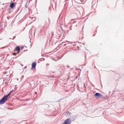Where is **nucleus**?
Masks as SVG:
<instances>
[{"instance_id": "nucleus-10", "label": "nucleus", "mask_w": 124, "mask_h": 124, "mask_svg": "<svg viewBox=\"0 0 124 124\" xmlns=\"http://www.w3.org/2000/svg\"><path fill=\"white\" fill-rule=\"evenodd\" d=\"M79 70H80V71H81V70H80V69H79Z\"/></svg>"}, {"instance_id": "nucleus-12", "label": "nucleus", "mask_w": 124, "mask_h": 124, "mask_svg": "<svg viewBox=\"0 0 124 124\" xmlns=\"http://www.w3.org/2000/svg\"><path fill=\"white\" fill-rule=\"evenodd\" d=\"M36 93V92H35V93Z\"/></svg>"}, {"instance_id": "nucleus-7", "label": "nucleus", "mask_w": 124, "mask_h": 124, "mask_svg": "<svg viewBox=\"0 0 124 124\" xmlns=\"http://www.w3.org/2000/svg\"><path fill=\"white\" fill-rule=\"evenodd\" d=\"M17 50L18 52H19L20 50V48L19 46H17L16 47Z\"/></svg>"}, {"instance_id": "nucleus-9", "label": "nucleus", "mask_w": 124, "mask_h": 124, "mask_svg": "<svg viewBox=\"0 0 124 124\" xmlns=\"http://www.w3.org/2000/svg\"><path fill=\"white\" fill-rule=\"evenodd\" d=\"M15 54V53H14L13 54L14 55H15V54Z\"/></svg>"}, {"instance_id": "nucleus-1", "label": "nucleus", "mask_w": 124, "mask_h": 124, "mask_svg": "<svg viewBox=\"0 0 124 124\" xmlns=\"http://www.w3.org/2000/svg\"><path fill=\"white\" fill-rule=\"evenodd\" d=\"M7 99L6 98V96H4L0 100V104L4 103L7 100Z\"/></svg>"}, {"instance_id": "nucleus-6", "label": "nucleus", "mask_w": 124, "mask_h": 124, "mask_svg": "<svg viewBox=\"0 0 124 124\" xmlns=\"http://www.w3.org/2000/svg\"><path fill=\"white\" fill-rule=\"evenodd\" d=\"M14 5V3H11L10 5V7L11 8H13Z\"/></svg>"}, {"instance_id": "nucleus-5", "label": "nucleus", "mask_w": 124, "mask_h": 124, "mask_svg": "<svg viewBox=\"0 0 124 124\" xmlns=\"http://www.w3.org/2000/svg\"><path fill=\"white\" fill-rule=\"evenodd\" d=\"M36 63L35 62H34L32 64V68H35L36 65Z\"/></svg>"}, {"instance_id": "nucleus-13", "label": "nucleus", "mask_w": 124, "mask_h": 124, "mask_svg": "<svg viewBox=\"0 0 124 124\" xmlns=\"http://www.w3.org/2000/svg\"><path fill=\"white\" fill-rule=\"evenodd\" d=\"M36 93V92H35V93Z\"/></svg>"}, {"instance_id": "nucleus-8", "label": "nucleus", "mask_w": 124, "mask_h": 124, "mask_svg": "<svg viewBox=\"0 0 124 124\" xmlns=\"http://www.w3.org/2000/svg\"><path fill=\"white\" fill-rule=\"evenodd\" d=\"M11 93V92H10L8 95H6L5 96H6V98L7 99L8 96Z\"/></svg>"}, {"instance_id": "nucleus-2", "label": "nucleus", "mask_w": 124, "mask_h": 124, "mask_svg": "<svg viewBox=\"0 0 124 124\" xmlns=\"http://www.w3.org/2000/svg\"><path fill=\"white\" fill-rule=\"evenodd\" d=\"M94 96L95 98L97 99H98L99 98H101L103 97L102 95L100 93H96L94 94Z\"/></svg>"}, {"instance_id": "nucleus-4", "label": "nucleus", "mask_w": 124, "mask_h": 124, "mask_svg": "<svg viewBox=\"0 0 124 124\" xmlns=\"http://www.w3.org/2000/svg\"><path fill=\"white\" fill-rule=\"evenodd\" d=\"M46 23L48 25H49L50 23V20L49 18H48L46 20Z\"/></svg>"}, {"instance_id": "nucleus-3", "label": "nucleus", "mask_w": 124, "mask_h": 124, "mask_svg": "<svg viewBox=\"0 0 124 124\" xmlns=\"http://www.w3.org/2000/svg\"><path fill=\"white\" fill-rule=\"evenodd\" d=\"M71 122V120L69 118L65 120L64 123L62 124H70Z\"/></svg>"}, {"instance_id": "nucleus-11", "label": "nucleus", "mask_w": 124, "mask_h": 124, "mask_svg": "<svg viewBox=\"0 0 124 124\" xmlns=\"http://www.w3.org/2000/svg\"><path fill=\"white\" fill-rule=\"evenodd\" d=\"M12 91H11L10 92H11V93L12 92Z\"/></svg>"}, {"instance_id": "nucleus-14", "label": "nucleus", "mask_w": 124, "mask_h": 124, "mask_svg": "<svg viewBox=\"0 0 124 124\" xmlns=\"http://www.w3.org/2000/svg\"><path fill=\"white\" fill-rule=\"evenodd\" d=\"M66 44H65V45H64V46H66Z\"/></svg>"}]
</instances>
